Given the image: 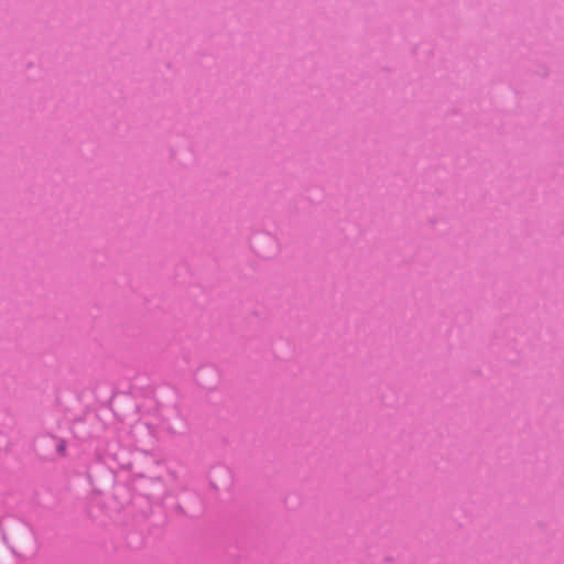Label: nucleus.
Listing matches in <instances>:
<instances>
[{"mask_svg":"<svg viewBox=\"0 0 564 564\" xmlns=\"http://www.w3.org/2000/svg\"><path fill=\"white\" fill-rule=\"evenodd\" d=\"M57 449H58V452H59L61 454H64V453H65V451H66V444H65V442H61V443L58 444V446H57Z\"/></svg>","mask_w":564,"mask_h":564,"instance_id":"1","label":"nucleus"}]
</instances>
